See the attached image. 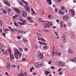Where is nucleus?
Here are the masks:
<instances>
[{
  "mask_svg": "<svg viewBox=\"0 0 76 76\" xmlns=\"http://www.w3.org/2000/svg\"><path fill=\"white\" fill-rule=\"evenodd\" d=\"M3 13L4 14H6V10H4L3 11Z\"/></svg>",
  "mask_w": 76,
  "mask_h": 76,
  "instance_id": "obj_38",
  "label": "nucleus"
},
{
  "mask_svg": "<svg viewBox=\"0 0 76 76\" xmlns=\"http://www.w3.org/2000/svg\"><path fill=\"white\" fill-rule=\"evenodd\" d=\"M70 12H72V16H73V15H75V12L74 11H73V10H70Z\"/></svg>",
  "mask_w": 76,
  "mask_h": 76,
  "instance_id": "obj_22",
  "label": "nucleus"
},
{
  "mask_svg": "<svg viewBox=\"0 0 76 76\" xmlns=\"http://www.w3.org/2000/svg\"><path fill=\"white\" fill-rule=\"evenodd\" d=\"M58 52H56V56H58Z\"/></svg>",
  "mask_w": 76,
  "mask_h": 76,
  "instance_id": "obj_57",
  "label": "nucleus"
},
{
  "mask_svg": "<svg viewBox=\"0 0 76 76\" xmlns=\"http://www.w3.org/2000/svg\"><path fill=\"white\" fill-rule=\"evenodd\" d=\"M38 53V57L40 58H41V59H42L43 58H44V54L42 53H39V52L38 51L37 52Z\"/></svg>",
  "mask_w": 76,
  "mask_h": 76,
  "instance_id": "obj_4",
  "label": "nucleus"
},
{
  "mask_svg": "<svg viewBox=\"0 0 76 76\" xmlns=\"http://www.w3.org/2000/svg\"><path fill=\"white\" fill-rule=\"evenodd\" d=\"M63 18L64 19V20H67V19H69V17L67 15H65L64 16Z\"/></svg>",
  "mask_w": 76,
  "mask_h": 76,
  "instance_id": "obj_14",
  "label": "nucleus"
},
{
  "mask_svg": "<svg viewBox=\"0 0 76 76\" xmlns=\"http://www.w3.org/2000/svg\"><path fill=\"white\" fill-rule=\"evenodd\" d=\"M54 10L55 12H57V8H56Z\"/></svg>",
  "mask_w": 76,
  "mask_h": 76,
  "instance_id": "obj_61",
  "label": "nucleus"
},
{
  "mask_svg": "<svg viewBox=\"0 0 76 76\" xmlns=\"http://www.w3.org/2000/svg\"><path fill=\"white\" fill-rule=\"evenodd\" d=\"M50 68L51 69H53V70L54 69V67L53 66H51Z\"/></svg>",
  "mask_w": 76,
  "mask_h": 76,
  "instance_id": "obj_43",
  "label": "nucleus"
},
{
  "mask_svg": "<svg viewBox=\"0 0 76 76\" xmlns=\"http://www.w3.org/2000/svg\"><path fill=\"white\" fill-rule=\"evenodd\" d=\"M14 50L15 51L14 52V56L17 59H18V55L19 57H21L22 56V53L19 52L18 50V49L16 48H14Z\"/></svg>",
  "mask_w": 76,
  "mask_h": 76,
  "instance_id": "obj_1",
  "label": "nucleus"
},
{
  "mask_svg": "<svg viewBox=\"0 0 76 76\" xmlns=\"http://www.w3.org/2000/svg\"><path fill=\"white\" fill-rule=\"evenodd\" d=\"M22 16L23 17H26L27 16V14L26 12V11L25 10L23 11V12L22 14Z\"/></svg>",
  "mask_w": 76,
  "mask_h": 76,
  "instance_id": "obj_9",
  "label": "nucleus"
},
{
  "mask_svg": "<svg viewBox=\"0 0 76 76\" xmlns=\"http://www.w3.org/2000/svg\"><path fill=\"white\" fill-rule=\"evenodd\" d=\"M50 73V72L48 71H45V74L46 76H47Z\"/></svg>",
  "mask_w": 76,
  "mask_h": 76,
  "instance_id": "obj_17",
  "label": "nucleus"
},
{
  "mask_svg": "<svg viewBox=\"0 0 76 76\" xmlns=\"http://www.w3.org/2000/svg\"><path fill=\"white\" fill-rule=\"evenodd\" d=\"M50 1H51V0H47L46 1V2H47V3H48V2H50Z\"/></svg>",
  "mask_w": 76,
  "mask_h": 76,
  "instance_id": "obj_53",
  "label": "nucleus"
},
{
  "mask_svg": "<svg viewBox=\"0 0 76 76\" xmlns=\"http://www.w3.org/2000/svg\"><path fill=\"white\" fill-rule=\"evenodd\" d=\"M9 29H10V31H11L12 32H15V31H17V29H13L10 26Z\"/></svg>",
  "mask_w": 76,
  "mask_h": 76,
  "instance_id": "obj_12",
  "label": "nucleus"
},
{
  "mask_svg": "<svg viewBox=\"0 0 76 76\" xmlns=\"http://www.w3.org/2000/svg\"><path fill=\"white\" fill-rule=\"evenodd\" d=\"M24 76V74L23 73H20V74H18V76Z\"/></svg>",
  "mask_w": 76,
  "mask_h": 76,
  "instance_id": "obj_29",
  "label": "nucleus"
},
{
  "mask_svg": "<svg viewBox=\"0 0 76 76\" xmlns=\"http://www.w3.org/2000/svg\"><path fill=\"white\" fill-rule=\"evenodd\" d=\"M4 3L7 6H10V3H9L8 2L6 1H4Z\"/></svg>",
  "mask_w": 76,
  "mask_h": 76,
  "instance_id": "obj_11",
  "label": "nucleus"
},
{
  "mask_svg": "<svg viewBox=\"0 0 76 76\" xmlns=\"http://www.w3.org/2000/svg\"><path fill=\"white\" fill-rule=\"evenodd\" d=\"M35 47L36 49H37L38 48V47L37 45L35 46Z\"/></svg>",
  "mask_w": 76,
  "mask_h": 76,
  "instance_id": "obj_59",
  "label": "nucleus"
},
{
  "mask_svg": "<svg viewBox=\"0 0 76 76\" xmlns=\"http://www.w3.org/2000/svg\"><path fill=\"white\" fill-rule=\"evenodd\" d=\"M44 48L45 49V50L48 49V47H47V46H44Z\"/></svg>",
  "mask_w": 76,
  "mask_h": 76,
  "instance_id": "obj_35",
  "label": "nucleus"
},
{
  "mask_svg": "<svg viewBox=\"0 0 76 76\" xmlns=\"http://www.w3.org/2000/svg\"><path fill=\"white\" fill-rule=\"evenodd\" d=\"M39 43L40 44H41L43 45H45L46 44V43H45L42 42H39Z\"/></svg>",
  "mask_w": 76,
  "mask_h": 76,
  "instance_id": "obj_31",
  "label": "nucleus"
},
{
  "mask_svg": "<svg viewBox=\"0 0 76 76\" xmlns=\"http://www.w3.org/2000/svg\"><path fill=\"white\" fill-rule=\"evenodd\" d=\"M48 4L49 5H50V4H52V2H51V1H50L49 2Z\"/></svg>",
  "mask_w": 76,
  "mask_h": 76,
  "instance_id": "obj_52",
  "label": "nucleus"
},
{
  "mask_svg": "<svg viewBox=\"0 0 76 76\" xmlns=\"http://www.w3.org/2000/svg\"><path fill=\"white\" fill-rule=\"evenodd\" d=\"M70 61H72V62L76 61V58H75L73 59H70Z\"/></svg>",
  "mask_w": 76,
  "mask_h": 76,
  "instance_id": "obj_18",
  "label": "nucleus"
},
{
  "mask_svg": "<svg viewBox=\"0 0 76 76\" xmlns=\"http://www.w3.org/2000/svg\"><path fill=\"white\" fill-rule=\"evenodd\" d=\"M14 25H15L17 27L18 26V24H17V23H16V22H14Z\"/></svg>",
  "mask_w": 76,
  "mask_h": 76,
  "instance_id": "obj_36",
  "label": "nucleus"
},
{
  "mask_svg": "<svg viewBox=\"0 0 76 76\" xmlns=\"http://www.w3.org/2000/svg\"><path fill=\"white\" fill-rule=\"evenodd\" d=\"M22 2H23V3H24L26 5H28V2L26 1H25L22 0Z\"/></svg>",
  "mask_w": 76,
  "mask_h": 76,
  "instance_id": "obj_23",
  "label": "nucleus"
},
{
  "mask_svg": "<svg viewBox=\"0 0 76 76\" xmlns=\"http://www.w3.org/2000/svg\"><path fill=\"white\" fill-rule=\"evenodd\" d=\"M62 39V41L63 42H66V39Z\"/></svg>",
  "mask_w": 76,
  "mask_h": 76,
  "instance_id": "obj_32",
  "label": "nucleus"
},
{
  "mask_svg": "<svg viewBox=\"0 0 76 76\" xmlns=\"http://www.w3.org/2000/svg\"><path fill=\"white\" fill-rule=\"evenodd\" d=\"M68 52L69 53H70L71 54H72L73 53V51H72L70 49H69L68 50Z\"/></svg>",
  "mask_w": 76,
  "mask_h": 76,
  "instance_id": "obj_24",
  "label": "nucleus"
},
{
  "mask_svg": "<svg viewBox=\"0 0 76 76\" xmlns=\"http://www.w3.org/2000/svg\"><path fill=\"white\" fill-rule=\"evenodd\" d=\"M62 0H56V2L57 3H60L61 1Z\"/></svg>",
  "mask_w": 76,
  "mask_h": 76,
  "instance_id": "obj_33",
  "label": "nucleus"
},
{
  "mask_svg": "<svg viewBox=\"0 0 76 76\" xmlns=\"http://www.w3.org/2000/svg\"><path fill=\"white\" fill-rule=\"evenodd\" d=\"M58 56H60V55H61V53L59 52V53H58Z\"/></svg>",
  "mask_w": 76,
  "mask_h": 76,
  "instance_id": "obj_60",
  "label": "nucleus"
},
{
  "mask_svg": "<svg viewBox=\"0 0 76 76\" xmlns=\"http://www.w3.org/2000/svg\"><path fill=\"white\" fill-rule=\"evenodd\" d=\"M43 25L45 27H47L48 28H50V25H49L48 23H44L43 24Z\"/></svg>",
  "mask_w": 76,
  "mask_h": 76,
  "instance_id": "obj_7",
  "label": "nucleus"
},
{
  "mask_svg": "<svg viewBox=\"0 0 76 76\" xmlns=\"http://www.w3.org/2000/svg\"><path fill=\"white\" fill-rule=\"evenodd\" d=\"M19 50L20 51H22L23 49L22 48H21L19 49Z\"/></svg>",
  "mask_w": 76,
  "mask_h": 76,
  "instance_id": "obj_41",
  "label": "nucleus"
},
{
  "mask_svg": "<svg viewBox=\"0 0 76 76\" xmlns=\"http://www.w3.org/2000/svg\"><path fill=\"white\" fill-rule=\"evenodd\" d=\"M25 51H28V49L27 48H25Z\"/></svg>",
  "mask_w": 76,
  "mask_h": 76,
  "instance_id": "obj_64",
  "label": "nucleus"
},
{
  "mask_svg": "<svg viewBox=\"0 0 76 76\" xmlns=\"http://www.w3.org/2000/svg\"><path fill=\"white\" fill-rule=\"evenodd\" d=\"M8 51L10 52V54H12V52H11V49H8Z\"/></svg>",
  "mask_w": 76,
  "mask_h": 76,
  "instance_id": "obj_40",
  "label": "nucleus"
},
{
  "mask_svg": "<svg viewBox=\"0 0 76 76\" xmlns=\"http://www.w3.org/2000/svg\"><path fill=\"white\" fill-rule=\"evenodd\" d=\"M15 11L18 13H21V11L18 9H15Z\"/></svg>",
  "mask_w": 76,
  "mask_h": 76,
  "instance_id": "obj_13",
  "label": "nucleus"
},
{
  "mask_svg": "<svg viewBox=\"0 0 76 76\" xmlns=\"http://www.w3.org/2000/svg\"><path fill=\"white\" fill-rule=\"evenodd\" d=\"M55 34L57 36H58V33L56 31L54 32Z\"/></svg>",
  "mask_w": 76,
  "mask_h": 76,
  "instance_id": "obj_37",
  "label": "nucleus"
},
{
  "mask_svg": "<svg viewBox=\"0 0 76 76\" xmlns=\"http://www.w3.org/2000/svg\"><path fill=\"white\" fill-rule=\"evenodd\" d=\"M51 60H50L49 61V62L48 63L49 64H51Z\"/></svg>",
  "mask_w": 76,
  "mask_h": 76,
  "instance_id": "obj_56",
  "label": "nucleus"
},
{
  "mask_svg": "<svg viewBox=\"0 0 76 76\" xmlns=\"http://www.w3.org/2000/svg\"><path fill=\"white\" fill-rule=\"evenodd\" d=\"M65 38H66V35H65V34H63V37L61 38V39H65Z\"/></svg>",
  "mask_w": 76,
  "mask_h": 76,
  "instance_id": "obj_27",
  "label": "nucleus"
},
{
  "mask_svg": "<svg viewBox=\"0 0 76 76\" xmlns=\"http://www.w3.org/2000/svg\"><path fill=\"white\" fill-rule=\"evenodd\" d=\"M29 22H31V23H32L34 22V21L33 20H30L29 21Z\"/></svg>",
  "mask_w": 76,
  "mask_h": 76,
  "instance_id": "obj_50",
  "label": "nucleus"
},
{
  "mask_svg": "<svg viewBox=\"0 0 76 76\" xmlns=\"http://www.w3.org/2000/svg\"><path fill=\"white\" fill-rule=\"evenodd\" d=\"M18 16V14H16L15 15L13 16V17H12V18L13 19H16V17H17Z\"/></svg>",
  "mask_w": 76,
  "mask_h": 76,
  "instance_id": "obj_25",
  "label": "nucleus"
},
{
  "mask_svg": "<svg viewBox=\"0 0 76 76\" xmlns=\"http://www.w3.org/2000/svg\"><path fill=\"white\" fill-rule=\"evenodd\" d=\"M48 18H49V19H50V18H51V15H49L48 16Z\"/></svg>",
  "mask_w": 76,
  "mask_h": 76,
  "instance_id": "obj_45",
  "label": "nucleus"
},
{
  "mask_svg": "<svg viewBox=\"0 0 76 76\" xmlns=\"http://www.w3.org/2000/svg\"><path fill=\"white\" fill-rule=\"evenodd\" d=\"M22 31L20 30L19 29H17V32H19V33H20L21 34L22 33Z\"/></svg>",
  "mask_w": 76,
  "mask_h": 76,
  "instance_id": "obj_28",
  "label": "nucleus"
},
{
  "mask_svg": "<svg viewBox=\"0 0 76 76\" xmlns=\"http://www.w3.org/2000/svg\"><path fill=\"white\" fill-rule=\"evenodd\" d=\"M28 19L29 20L31 19V18H30V17H28Z\"/></svg>",
  "mask_w": 76,
  "mask_h": 76,
  "instance_id": "obj_58",
  "label": "nucleus"
},
{
  "mask_svg": "<svg viewBox=\"0 0 76 76\" xmlns=\"http://www.w3.org/2000/svg\"><path fill=\"white\" fill-rule=\"evenodd\" d=\"M58 13L61 15H63V14L64 13V12L63 10H60V11Z\"/></svg>",
  "mask_w": 76,
  "mask_h": 76,
  "instance_id": "obj_15",
  "label": "nucleus"
},
{
  "mask_svg": "<svg viewBox=\"0 0 76 76\" xmlns=\"http://www.w3.org/2000/svg\"><path fill=\"white\" fill-rule=\"evenodd\" d=\"M41 41H42V42H45V40L44 38H41Z\"/></svg>",
  "mask_w": 76,
  "mask_h": 76,
  "instance_id": "obj_34",
  "label": "nucleus"
},
{
  "mask_svg": "<svg viewBox=\"0 0 76 76\" xmlns=\"http://www.w3.org/2000/svg\"><path fill=\"white\" fill-rule=\"evenodd\" d=\"M48 24H49V25H53V23H52V22H50L48 23Z\"/></svg>",
  "mask_w": 76,
  "mask_h": 76,
  "instance_id": "obj_39",
  "label": "nucleus"
},
{
  "mask_svg": "<svg viewBox=\"0 0 76 76\" xmlns=\"http://www.w3.org/2000/svg\"><path fill=\"white\" fill-rule=\"evenodd\" d=\"M10 63H7V69L8 70H10Z\"/></svg>",
  "mask_w": 76,
  "mask_h": 76,
  "instance_id": "obj_8",
  "label": "nucleus"
},
{
  "mask_svg": "<svg viewBox=\"0 0 76 76\" xmlns=\"http://www.w3.org/2000/svg\"><path fill=\"white\" fill-rule=\"evenodd\" d=\"M24 75H25V76H26V75H27V74H26V73L25 72Z\"/></svg>",
  "mask_w": 76,
  "mask_h": 76,
  "instance_id": "obj_63",
  "label": "nucleus"
},
{
  "mask_svg": "<svg viewBox=\"0 0 76 76\" xmlns=\"http://www.w3.org/2000/svg\"><path fill=\"white\" fill-rule=\"evenodd\" d=\"M21 34H25V32H24L23 31H22L21 32Z\"/></svg>",
  "mask_w": 76,
  "mask_h": 76,
  "instance_id": "obj_44",
  "label": "nucleus"
},
{
  "mask_svg": "<svg viewBox=\"0 0 76 76\" xmlns=\"http://www.w3.org/2000/svg\"><path fill=\"white\" fill-rule=\"evenodd\" d=\"M34 66L35 67H37L38 68H39V67H41L42 66V64H40V62H38V63L35 64Z\"/></svg>",
  "mask_w": 76,
  "mask_h": 76,
  "instance_id": "obj_3",
  "label": "nucleus"
},
{
  "mask_svg": "<svg viewBox=\"0 0 76 76\" xmlns=\"http://www.w3.org/2000/svg\"><path fill=\"white\" fill-rule=\"evenodd\" d=\"M69 26H72V23H69Z\"/></svg>",
  "mask_w": 76,
  "mask_h": 76,
  "instance_id": "obj_62",
  "label": "nucleus"
},
{
  "mask_svg": "<svg viewBox=\"0 0 76 76\" xmlns=\"http://www.w3.org/2000/svg\"><path fill=\"white\" fill-rule=\"evenodd\" d=\"M52 54L53 56L54 55V54H55V52L54 51H52Z\"/></svg>",
  "mask_w": 76,
  "mask_h": 76,
  "instance_id": "obj_46",
  "label": "nucleus"
},
{
  "mask_svg": "<svg viewBox=\"0 0 76 76\" xmlns=\"http://www.w3.org/2000/svg\"><path fill=\"white\" fill-rule=\"evenodd\" d=\"M24 7L26 11H29V10H30L29 7V6H27L26 5H25L24 6Z\"/></svg>",
  "mask_w": 76,
  "mask_h": 76,
  "instance_id": "obj_6",
  "label": "nucleus"
},
{
  "mask_svg": "<svg viewBox=\"0 0 76 76\" xmlns=\"http://www.w3.org/2000/svg\"><path fill=\"white\" fill-rule=\"evenodd\" d=\"M58 65L59 66H63L64 67L65 66V64L63 63V62H58Z\"/></svg>",
  "mask_w": 76,
  "mask_h": 76,
  "instance_id": "obj_5",
  "label": "nucleus"
},
{
  "mask_svg": "<svg viewBox=\"0 0 76 76\" xmlns=\"http://www.w3.org/2000/svg\"><path fill=\"white\" fill-rule=\"evenodd\" d=\"M36 33L37 36H38V37H40V36H41V35H42L41 34L39 33H38V32H36Z\"/></svg>",
  "mask_w": 76,
  "mask_h": 76,
  "instance_id": "obj_19",
  "label": "nucleus"
},
{
  "mask_svg": "<svg viewBox=\"0 0 76 76\" xmlns=\"http://www.w3.org/2000/svg\"><path fill=\"white\" fill-rule=\"evenodd\" d=\"M2 35H4V37H6V35H5V33H2Z\"/></svg>",
  "mask_w": 76,
  "mask_h": 76,
  "instance_id": "obj_49",
  "label": "nucleus"
},
{
  "mask_svg": "<svg viewBox=\"0 0 76 76\" xmlns=\"http://www.w3.org/2000/svg\"><path fill=\"white\" fill-rule=\"evenodd\" d=\"M17 38H18V39H20V38H21V37H20L19 36H18L17 37Z\"/></svg>",
  "mask_w": 76,
  "mask_h": 76,
  "instance_id": "obj_48",
  "label": "nucleus"
},
{
  "mask_svg": "<svg viewBox=\"0 0 76 76\" xmlns=\"http://www.w3.org/2000/svg\"><path fill=\"white\" fill-rule=\"evenodd\" d=\"M2 53L4 54H7V53H8V52L4 51V50H2Z\"/></svg>",
  "mask_w": 76,
  "mask_h": 76,
  "instance_id": "obj_16",
  "label": "nucleus"
},
{
  "mask_svg": "<svg viewBox=\"0 0 76 76\" xmlns=\"http://www.w3.org/2000/svg\"><path fill=\"white\" fill-rule=\"evenodd\" d=\"M62 70V69L61 68H59L58 70V72H59L60 71H61Z\"/></svg>",
  "mask_w": 76,
  "mask_h": 76,
  "instance_id": "obj_47",
  "label": "nucleus"
},
{
  "mask_svg": "<svg viewBox=\"0 0 76 76\" xmlns=\"http://www.w3.org/2000/svg\"><path fill=\"white\" fill-rule=\"evenodd\" d=\"M33 75H37V73L35 72H34L33 73Z\"/></svg>",
  "mask_w": 76,
  "mask_h": 76,
  "instance_id": "obj_55",
  "label": "nucleus"
},
{
  "mask_svg": "<svg viewBox=\"0 0 76 76\" xmlns=\"http://www.w3.org/2000/svg\"><path fill=\"white\" fill-rule=\"evenodd\" d=\"M39 21H40V22H42L43 21L42 20V19H41V18H39Z\"/></svg>",
  "mask_w": 76,
  "mask_h": 76,
  "instance_id": "obj_42",
  "label": "nucleus"
},
{
  "mask_svg": "<svg viewBox=\"0 0 76 76\" xmlns=\"http://www.w3.org/2000/svg\"><path fill=\"white\" fill-rule=\"evenodd\" d=\"M22 42H27L28 40H27L25 38H24L22 39Z\"/></svg>",
  "mask_w": 76,
  "mask_h": 76,
  "instance_id": "obj_21",
  "label": "nucleus"
},
{
  "mask_svg": "<svg viewBox=\"0 0 76 76\" xmlns=\"http://www.w3.org/2000/svg\"><path fill=\"white\" fill-rule=\"evenodd\" d=\"M10 59L12 60V59L13 60H14V56H13V54H12V53H10Z\"/></svg>",
  "mask_w": 76,
  "mask_h": 76,
  "instance_id": "obj_10",
  "label": "nucleus"
},
{
  "mask_svg": "<svg viewBox=\"0 0 76 76\" xmlns=\"http://www.w3.org/2000/svg\"><path fill=\"white\" fill-rule=\"evenodd\" d=\"M0 23H1V25H2V24H3V22L1 20H0Z\"/></svg>",
  "mask_w": 76,
  "mask_h": 76,
  "instance_id": "obj_54",
  "label": "nucleus"
},
{
  "mask_svg": "<svg viewBox=\"0 0 76 76\" xmlns=\"http://www.w3.org/2000/svg\"><path fill=\"white\" fill-rule=\"evenodd\" d=\"M31 12L32 13V15H34V13H35V12H34V10L33 9H31Z\"/></svg>",
  "mask_w": 76,
  "mask_h": 76,
  "instance_id": "obj_30",
  "label": "nucleus"
},
{
  "mask_svg": "<svg viewBox=\"0 0 76 76\" xmlns=\"http://www.w3.org/2000/svg\"><path fill=\"white\" fill-rule=\"evenodd\" d=\"M7 12L8 13H9L10 11H11V9L10 8H8L7 9Z\"/></svg>",
  "mask_w": 76,
  "mask_h": 76,
  "instance_id": "obj_20",
  "label": "nucleus"
},
{
  "mask_svg": "<svg viewBox=\"0 0 76 76\" xmlns=\"http://www.w3.org/2000/svg\"><path fill=\"white\" fill-rule=\"evenodd\" d=\"M20 19H19V20L22 22H19V21L18 22V24H20V25H25V23H26V21L25 20H23L21 18Z\"/></svg>",
  "mask_w": 76,
  "mask_h": 76,
  "instance_id": "obj_2",
  "label": "nucleus"
},
{
  "mask_svg": "<svg viewBox=\"0 0 76 76\" xmlns=\"http://www.w3.org/2000/svg\"><path fill=\"white\" fill-rule=\"evenodd\" d=\"M61 10H64V7H61Z\"/></svg>",
  "mask_w": 76,
  "mask_h": 76,
  "instance_id": "obj_51",
  "label": "nucleus"
},
{
  "mask_svg": "<svg viewBox=\"0 0 76 76\" xmlns=\"http://www.w3.org/2000/svg\"><path fill=\"white\" fill-rule=\"evenodd\" d=\"M19 4L20 5V6H23V3L21 1H20L19 2Z\"/></svg>",
  "mask_w": 76,
  "mask_h": 76,
  "instance_id": "obj_26",
  "label": "nucleus"
}]
</instances>
